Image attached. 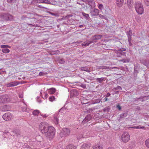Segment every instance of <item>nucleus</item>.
<instances>
[{
  "label": "nucleus",
  "mask_w": 149,
  "mask_h": 149,
  "mask_svg": "<svg viewBox=\"0 0 149 149\" xmlns=\"http://www.w3.org/2000/svg\"><path fill=\"white\" fill-rule=\"evenodd\" d=\"M98 8L100 10H102L103 8V5L102 4H98Z\"/></svg>",
  "instance_id": "72a5a7b5"
},
{
  "label": "nucleus",
  "mask_w": 149,
  "mask_h": 149,
  "mask_svg": "<svg viewBox=\"0 0 149 149\" xmlns=\"http://www.w3.org/2000/svg\"><path fill=\"white\" fill-rule=\"evenodd\" d=\"M132 35V33L131 31L130 30L129 31V33L127 34L128 38L129 37V39L131 38V36Z\"/></svg>",
  "instance_id": "e433bc0d"
},
{
  "label": "nucleus",
  "mask_w": 149,
  "mask_h": 149,
  "mask_svg": "<svg viewBox=\"0 0 149 149\" xmlns=\"http://www.w3.org/2000/svg\"><path fill=\"white\" fill-rule=\"evenodd\" d=\"M33 14H28L27 16H25V15H23L22 16V18L23 19H25V18H33V17L32 16H31V15H32Z\"/></svg>",
  "instance_id": "412c9836"
},
{
  "label": "nucleus",
  "mask_w": 149,
  "mask_h": 149,
  "mask_svg": "<svg viewBox=\"0 0 149 149\" xmlns=\"http://www.w3.org/2000/svg\"><path fill=\"white\" fill-rule=\"evenodd\" d=\"M117 107L118 109L119 110H120L121 109V107L119 105H118Z\"/></svg>",
  "instance_id": "09e8293b"
},
{
  "label": "nucleus",
  "mask_w": 149,
  "mask_h": 149,
  "mask_svg": "<svg viewBox=\"0 0 149 149\" xmlns=\"http://www.w3.org/2000/svg\"><path fill=\"white\" fill-rule=\"evenodd\" d=\"M82 15H83L87 19H88L89 17V15L88 14H86L84 13H82Z\"/></svg>",
  "instance_id": "7c9ffc66"
},
{
  "label": "nucleus",
  "mask_w": 149,
  "mask_h": 149,
  "mask_svg": "<svg viewBox=\"0 0 149 149\" xmlns=\"http://www.w3.org/2000/svg\"><path fill=\"white\" fill-rule=\"evenodd\" d=\"M56 91V89L54 88H51L49 89L48 91V93L50 94H54Z\"/></svg>",
  "instance_id": "a211bd4d"
},
{
  "label": "nucleus",
  "mask_w": 149,
  "mask_h": 149,
  "mask_svg": "<svg viewBox=\"0 0 149 149\" xmlns=\"http://www.w3.org/2000/svg\"><path fill=\"white\" fill-rule=\"evenodd\" d=\"M91 119V117L90 115H87L84 120L83 121L88 122Z\"/></svg>",
  "instance_id": "dca6fc26"
},
{
  "label": "nucleus",
  "mask_w": 149,
  "mask_h": 149,
  "mask_svg": "<svg viewBox=\"0 0 149 149\" xmlns=\"http://www.w3.org/2000/svg\"><path fill=\"white\" fill-rule=\"evenodd\" d=\"M78 93L77 90L74 89L71 90L70 93L71 96H76L78 95Z\"/></svg>",
  "instance_id": "f8f14e48"
},
{
  "label": "nucleus",
  "mask_w": 149,
  "mask_h": 149,
  "mask_svg": "<svg viewBox=\"0 0 149 149\" xmlns=\"http://www.w3.org/2000/svg\"><path fill=\"white\" fill-rule=\"evenodd\" d=\"M44 74H45L44 73L42 72H40L39 74V75L40 76H42Z\"/></svg>",
  "instance_id": "a18cd8bd"
},
{
  "label": "nucleus",
  "mask_w": 149,
  "mask_h": 149,
  "mask_svg": "<svg viewBox=\"0 0 149 149\" xmlns=\"http://www.w3.org/2000/svg\"><path fill=\"white\" fill-rule=\"evenodd\" d=\"M131 128L136 129H143L145 127L143 126L141 127V125H139L136 126L132 127Z\"/></svg>",
  "instance_id": "b1692460"
},
{
  "label": "nucleus",
  "mask_w": 149,
  "mask_h": 149,
  "mask_svg": "<svg viewBox=\"0 0 149 149\" xmlns=\"http://www.w3.org/2000/svg\"><path fill=\"white\" fill-rule=\"evenodd\" d=\"M95 0H88L87 2L88 3V4L91 6V3H92Z\"/></svg>",
  "instance_id": "58836bf2"
},
{
  "label": "nucleus",
  "mask_w": 149,
  "mask_h": 149,
  "mask_svg": "<svg viewBox=\"0 0 149 149\" xmlns=\"http://www.w3.org/2000/svg\"><path fill=\"white\" fill-rule=\"evenodd\" d=\"M76 147L73 145L70 144L67 146L66 149H76Z\"/></svg>",
  "instance_id": "6ab92c4d"
},
{
  "label": "nucleus",
  "mask_w": 149,
  "mask_h": 149,
  "mask_svg": "<svg viewBox=\"0 0 149 149\" xmlns=\"http://www.w3.org/2000/svg\"><path fill=\"white\" fill-rule=\"evenodd\" d=\"M16 0H7V1L9 3H14Z\"/></svg>",
  "instance_id": "79ce46f5"
},
{
  "label": "nucleus",
  "mask_w": 149,
  "mask_h": 149,
  "mask_svg": "<svg viewBox=\"0 0 149 149\" xmlns=\"http://www.w3.org/2000/svg\"><path fill=\"white\" fill-rule=\"evenodd\" d=\"M108 149H115L114 148H113V147H109Z\"/></svg>",
  "instance_id": "4d7b16f0"
},
{
  "label": "nucleus",
  "mask_w": 149,
  "mask_h": 149,
  "mask_svg": "<svg viewBox=\"0 0 149 149\" xmlns=\"http://www.w3.org/2000/svg\"><path fill=\"white\" fill-rule=\"evenodd\" d=\"M40 113V111L38 110H35L33 112V114L35 116H37Z\"/></svg>",
  "instance_id": "4be33fe9"
},
{
  "label": "nucleus",
  "mask_w": 149,
  "mask_h": 149,
  "mask_svg": "<svg viewBox=\"0 0 149 149\" xmlns=\"http://www.w3.org/2000/svg\"><path fill=\"white\" fill-rule=\"evenodd\" d=\"M96 79L98 82L101 83L104 80V78L101 77L100 78H97Z\"/></svg>",
  "instance_id": "c85d7f7f"
},
{
  "label": "nucleus",
  "mask_w": 149,
  "mask_h": 149,
  "mask_svg": "<svg viewBox=\"0 0 149 149\" xmlns=\"http://www.w3.org/2000/svg\"><path fill=\"white\" fill-rule=\"evenodd\" d=\"M3 119L6 121H10L13 118V116L10 113H7L3 115Z\"/></svg>",
  "instance_id": "0eeeda50"
},
{
  "label": "nucleus",
  "mask_w": 149,
  "mask_h": 149,
  "mask_svg": "<svg viewBox=\"0 0 149 149\" xmlns=\"http://www.w3.org/2000/svg\"><path fill=\"white\" fill-rule=\"evenodd\" d=\"M48 95L46 93V94H45V97H44V99H46L48 97Z\"/></svg>",
  "instance_id": "49530a36"
},
{
  "label": "nucleus",
  "mask_w": 149,
  "mask_h": 149,
  "mask_svg": "<svg viewBox=\"0 0 149 149\" xmlns=\"http://www.w3.org/2000/svg\"><path fill=\"white\" fill-rule=\"evenodd\" d=\"M83 137V136L82 135H81V136L80 137L79 136H77V138L78 139H79Z\"/></svg>",
  "instance_id": "603ef678"
},
{
  "label": "nucleus",
  "mask_w": 149,
  "mask_h": 149,
  "mask_svg": "<svg viewBox=\"0 0 149 149\" xmlns=\"http://www.w3.org/2000/svg\"><path fill=\"white\" fill-rule=\"evenodd\" d=\"M102 68H106V67H105V66H103V67H102Z\"/></svg>",
  "instance_id": "052dcab7"
},
{
  "label": "nucleus",
  "mask_w": 149,
  "mask_h": 149,
  "mask_svg": "<svg viewBox=\"0 0 149 149\" xmlns=\"http://www.w3.org/2000/svg\"><path fill=\"white\" fill-rule=\"evenodd\" d=\"M95 108H90L88 110V112L89 113L95 110Z\"/></svg>",
  "instance_id": "c9c22d12"
},
{
  "label": "nucleus",
  "mask_w": 149,
  "mask_h": 149,
  "mask_svg": "<svg viewBox=\"0 0 149 149\" xmlns=\"http://www.w3.org/2000/svg\"><path fill=\"white\" fill-rule=\"evenodd\" d=\"M123 50H122V51H123H123H125V50H126L125 49H124V48H123Z\"/></svg>",
  "instance_id": "0e129e2a"
},
{
  "label": "nucleus",
  "mask_w": 149,
  "mask_h": 149,
  "mask_svg": "<svg viewBox=\"0 0 149 149\" xmlns=\"http://www.w3.org/2000/svg\"><path fill=\"white\" fill-rule=\"evenodd\" d=\"M55 134V130L52 126H49L47 132L45 134V135L49 139H53Z\"/></svg>",
  "instance_id": "f257e3e1"
},
{
  "label": "nucleus",
  "mask_w": 149,
  "mask_h": 149,
  "mask_svg": "<svg viewBox=\"0 0 149 149\" xmlns=\"http://www.w3.org/2000/svg\"><path fill=\"white\" fill-rule=\"evenodd\" d=\"M81 70L88 72H91V70L88 69V68L87 67H82L81 68Z\"/></svg>",
  "instance_id": "aec40b11"
},
{
  "label": "nucleus",
  "mask_w": 149,
  "mask_h": 149,
  "mask_svg": "<svg viewBox=\"0 0 149 149\" xmlns=\"http://www.w3.org/2000/svg\"><path fill=\"white\" fill-rule=\"evenodd\" d=\"M70 131L69 129L64 128L59 134L60 136L63 138L68 136L70 133Z\"/></svg>",
  "instance_id": "20e7f679"
},
{
  "label": "nucleus",
  "mask_w": 149,
  "mask_h": 149,
  "mask_svg": "<svg viewBox=\"0 0 149 149\" xmlns=\"http://www.w3.org/2000/svg\"><path fill=\"white\" fill-rule=\"evenodd\" d=\"M64 62V61L63 59H61L59 61V63H63Z\"/></svg>",
  "instance_id": "37998d69"
},
{
  "label": "nucleus",
  "mask_w": 149,
  "mask_h": 149,
  "mask_svg": "<svg viewBox=\"0 0 149 149\" xmlns=\"http://www.w3.org/2000/svg\"><path fill=\"white\" fill-rule=\"evenodd\" d=\"M144 1L147 5H149V0H144Z\"/></svg>",
  "instance_id": "ea45409f"
},
{
  "label": "nucleus",
  "mask_w": 149,
  "mask_h": 149,
  "mask_svg": "<svg viewBox=\"0 0 149 149\" xmlns=\"http://www.w3.org/2000/svg\"><path fill=\"white\" fill-rule=\"evenodd\" d=\"M111 95V94L109 93H108L107 95H106V96L107 97H109Z\"/></svg>",
  "instance_id": "3c124183"
},
{
  "label": "nucleus",
  "mask_w": 149,
  "mask_h": 149,
  "mask_svg": "<svg viewBox=\"0 0 149 149\" xmlns=\"http://www.w3.org/2000/svg\"><path fill=\"white\" fill-rule=\"evenodd\" d=\"M93 149H102V146L99 145L97 144H96L94 145L93 146Z\"/></svg>",
  "instance_id": "2eb2a0df"
},
{
  "label": "nucleus",
  "mask_w": 149,
  "mask_h": 149,
  "mask_svg": "<svg viewBox=\"0 0 149 149\" xmlns=\"http://www.w3.org/2000/svg\"><path fill=\"white\" fill-rule=\"evenodd\" d=\"M145 143L146 146L149 148V138L146 139Z\"/></svg>",
  "instance_id": "a878e982"
},
{
  "label": "nucleus",
  "mask_w": 149,
  "mask_h": 149,
  "mask_svg": "<svg viewBox=\"0 0 149 149\" xmlns=\"http://www.w3.org/2000/svg\"><path fill=\"white\" fill-rule=\"evenodd\" d=\"M91 144L89 143H84L81 146L82 149H87L90 146Z\"/></svg>",
  "instance_id": "4468645a"
},
{
  "label": "nucleus",
  "mask_w": 149,
  "mask_h": 149,
  "mask_svg": "<svg viewBox=\"0 0 149 149\" xmlns=\"http://www.w3.org/2000/svg\"><path fill=\"white\" fill-rule=\"evenodd\" d=\"M40 115L42 116L43 118H46L48 116V115L47 114H43L40 113Z\"/></svg>",
  "instance_id": "4c0bfd02"
},
{
  "label": "nucleus",
  "mask_w": 149,
  "mask_h": 149,
  "mask_svg": "<svg viewBox=\"0 0 149 149\" xmlns=\"http://www.w3.org/2000/svg\"><path fill=\"white\" fill-rule=\"evenodd\" d=\"M59 53V52L58 51H57L55 52H54V53L53 54H58Z\"/></svg>",
  "instance_id": "8fccbe9b"
},
{
  "label": "nucleus",
  "mask_w": 149,
  "mask_h": 149,
  "mask_svg": "<svg viewBox=\"0 0 149 149\" xmlns=\"http://www.w3.org/2000/svg\"><path fill=\"white\" fill-rule=\"evenodd\" d=\"M93 41H87L86 42H84L83 43L82 45L85 47L87 46L90 44L93 43Z\"/></svg>",
  "instance_id": "f3484780"
},
{
  "label": "nucleus",
  "mask_w": 149,
  "mask_h": 149,
  "mask_svg": "<svg viewBox=\"0 0 149 149\" xmlns=\"http://www.w3.org/2000/svg\"><path fill=\"white\" fill-rule=\"evenodd\" d=\"M135 10L136 12L139 15H142L143 13L144 9L143 5L140 3L137 2L135 5Z\"/></svg>",
  "instance_id": "7ed1b4c3"
},
{
  "label": "nucleus",
  "mask_w": 149,
  "mask_h": 149,
  "mask_svg": "<svg viewBox=\"0 0 149 149\" xmlns=\"http://www.w3.org/2000/svg\"><path fill=\"white\" fill-rule=\"evenodd\" d=\"M1 47L2 48H4L5 49L6 47H8V48H10V47L8 45H1Z\"/></svg>",
  "instance_id": "473e14b6"
},
{
  "label": "nucleus",
  "mask_w": 149,
  "mask_h": 149,
  "mask_svg": "<svg viewBox=\"0 0 149 149\" xmlns=\"http://www.w3.org/2000/svg\"><path fill=\"white\" fill-rule=\"evenodd\" d=\"M51 14L53 15H54V16H55V14H54V13H51Z\"/></svg>",
  "instance_id": "680f3d73"
},
{
  "label": "nucleus",
  "mask_w": 149,
  "mask_h": 149,
  "mask_svg": "<svg viewBox=\"0 0 149 149\" xmlns=\"http://www.w3.org/2000/svg\"><path fill=\"white\" fill-rule=\"evenodd\" d=\"M59 120L56 116H55L54 117V121L56 125H57L58 123Z\"/></svg>",
  "instance_id": "393cba45"
},
{
  "label": "nucleus",
  "mask_w": 149,
  "mask_h": 149,
  "mask_svg": "<svg viewBox=\"0 0 149 149\" xmlns=\"http://www.w3.org/2000/svg\"><path fill=\"white\" fill-rule=\"evenodd\" d=\"M6 107V106H4L3 107H0V110L2 111H6L7 110L5 109V108Z\"/></svg>",
  "instance_id": "c756f323"
},
{
  "label": "nucleus",
  "mask_w": 149,
  "mask_h": 149,
  "mask_svg": "<svg viewBox=\"0 0 149 149\" xmlns=\"http://www.w3.org/2000/svg\"><path fill=\"white\" fill-rule=\"evenodd\" d=\"M2 51L3 53H8L10 52V50L9 49L7 48H5L2 49Z\"/></svg>",
  "instance_id": "bb28decb"
},
{
  "label": "nucleus",
  "mask_w": 149,
  "mask_h": 149,
  "mask_svg": "<svg viewBox=\"0 0 149 149\" xmlns=\"http://www.w3.org/2000/svg\"><path fill=\"white\" fill-rule=\"evenodd\" d=\"M55 98L54 96H52L49 98V100L50 101L52 102L54 100Z\"/></svg>",
  "instance_id": "2f4dec72"
},
{
  "label": "nucleus",
  "mask_w": 149,
  "mask_h": 149,
  "mask_svg": "<svg viewBox=\"0 0 149 149\" xmlns=\"http://www.w3.org/2000/svg\"><path fill=\"white\" fill-rule=\"evenodd\" d=\"M37 2L38 3H45L49 4L51 3L48 0H38Z\"/></svg>",
  "instance_id": "ddd939ff"
},
{
  "label": "nucleus",
  "mask_w": 149,
  "mask_h": 149,
  "mask_svg": "<svg viewBox=\"0 0 149 149\" xmlns=\"http://www.w3.org/2000/svg\"><path fill=\"white\" fill-rule=\"evenodd\" d=\"M26 110V108H24L23 109H22V111H25Z\"/></svg>",
  "instance_id": "bf43d9fd"
},
{
  "label": "nucleus",
  "mask_w": 149,
  "mask_h": 149,
  "mask_svg": "<svg viewBox=\"0 0 149 149\" xmlns=\"http://www.w3.org/2000/svg\"><path fill=\"white\" fill-rule=\"evenodd\" d=\"M21 102H23L24 103V100H22V101H21Z\"/></svg>",
  "instance_id": "69168bd1"
},
{
  "label": "nucleus",
  "mask_w": 149,
  "mask_h": 149,
  "mask_svg": "<svg viewBox=\"0 0 149 149\" xmlns=\"http://www.w3.org/2000/svg\"><path fill=\"white\" fill-rule=\"evenodd\" d=\"M131 40V39H129V37H128V40L129 42V45L131 46L132 45V43H130V41Z\"/></svg>",
  "instance_id": "de8ad7c7"
},
{
  "label": "nucleus",
  "mask_w": 149,
  "mask_h": 149,
  "mask_svg": "<svg viewBox=\"0 0 149 149\" xmlns=\"http://www.w3.org/2000/svg\"><path fill=\"white\" fill-rule=\"evenodd\" d=\"M84 27V25H80L79 26V27L80 28H82Z\"/></svg>",
  "instance_id": "13d9d810"
},
{
  "label": "nucleus",
  "mask_w": 149,
  "mask_h": 149,
  "mask_svg": "<svg viewBox=\"0 0 149 149\" xmlns=\"http://www.w3.org/2000/svg\"><path fill=\"white\" fill-rule=\"evenodd\" d=\"M102 37L101 35H97L93 36L91 39V41H93V43L96 42L97 40L100 39Z\"/></svg>",
  "instance_id": "9d476101"
},
{
  "label": "nucleus",
  "mask_w": 149,
  "mask_h": 149,
  "mask_svg": "<svg viewBox=\"0 0 149 149\" xmlns=\"http://www.w3.org/2000/svg\"><path fill=\"white\" fill-rule=\"evenodd\" d=\"M130 139V135L127 132H125L122 135V141L124 143L128 142Z\"/></svg>",
  "instance_id": "39448f33"
},
{
  "label": "nucleus",
  "mask_w": 149,
  "mask_h": 149,
  "mask_svg": "<svg viewBox=\"0 0 149 149\" xmlns=\"http://www.w3.org/2000/svg\"><path fill=\"white\" fill-rule=\"evenodd\" d=\"M62 110V109H60V111H61V110Z\"/></svg>",
  "instance_id": "774afa93"
},
{
  "label": "nucleus",
  "mask_w": 149,
  "mask_h": 149,
  "mask_svg": "<svg viewBox=\"0 0 149 149\" xmlns=\"http://www.w3.org/2000/svg\"><path fill=\"white\" fill-rule=\"evenodd\" d=\"M116 4L118 7H120L121 6V0H116Z\"/></svg>",
  "instance_id": "cd10ccee"
},
{
  "label": "nucleus",
  "mask_w": 149,
  "mask_h": 149,
  "mask_svg": "<svg viewBox=\"0 0 149 149\" xmlns=\"http://www.w3.org/2000/svg\"><path fill=\"white\" fill-rule=\"evenodd\" d=\"M49 125L46 122L41 123L39 126V129L40 132L43 134L47 132V131L49 127Z\"/></svg>",
  "instance_id": "f03ea898"
},
{
  "label": "nucleus",
  "mask_w": 149,
  "mask_h": 149,
  "mask_svg": "<svg viewBox=\"0 0 149 149\" xmlns=\"http://www.w3.org/2000/svg\"><path fill=\"white\" fill-rule=\"evenodd\" d=\"M19 84L18 82L14 81L7 84L6 85L8 87H13Z\"/></svg>",
  "instance_id": "9b49d317"
},
{
  "label": "nucleus",
  "mask_w": 149,
  "mask_h": 149,
  "mask_svg": "<svg viewBox=\"0 0 149 149\" xmlns=\"http://www.w3.org/2000/svg\"><path fill=\"white\" fill-rule=\"evenodd\" d=\"M99 13V10L97 9H94L90 12V14L92 16L97 15Z\"/></svg>",
  "instance_id": "1a4fd4ad"
},
{
  "label": "nucleus",
  "mask_w": 149,
  "mask_h": 149,
  "mask_svg": "<svg viewBox=\"0 0 149 149\" xmlns=\"http://www.w3.org/2000/svg\"><path fill=\"white\" fill-rule=\"evenodd\" d=\"M19 98H22L23 97V93H22L20 94H19Z\"/></svg>",
  "instance_id": "c03bdc74"
},
{
  "label": "nucleus",
  "mask_w": 149,
  "mask_h": 149,
  "mask_svg": "<svg viewBox=\"0 0 149 149\" xmlns=\"http://www.w3.org/2000/svg\"><path fill=\"white\" fill-rule=\"evenodd\" d=\"M56 3H57V2H53L52 3V4L53 5H56Z\"/></svg>",
  "instance_id": "864d4df0"
},
{
  "label": "nucleus",
  "mask_w": 149,
  "mask_h": 149,
  "mask_svg": "<svg viewBox=\"0 0 149 149\" xmlns=\"http://www.w3.org/2000/svg\"><path fill=\"white\" fill-rule=\"evenodd\" d=\"M127 4L129 7H131L132 5V0H127Z\"/></svg>",
  "instance_id": "5701e85b"
},
{
  "label": "nucleus",
  "mask_w": 149,
  "mask_h": 149,
  "mask_svg": "<svg viewBox=\"0 0 149 149\" xmlns=\"http://www.w3.org/2000/svg\"><path fill=\"white\" fill-rule=\"evenodd\" d=\"M10 99L8 95H6L0 96V103H6L9 102Z\"/></svg>",
  "instance_id": "423d86ee"
},
{
  "label": "nucleus",
  "mask_w": 149,
  "mask_h": 149,
  "mask_svg": "<svg viewBox=\"0 0 149 149\" xmlns=\"http://www.w3.org/2000/svg\"><path fill=\"white\" fill-rule=\"evenodd\" d=\"M129 61V59H123L122 60V62L123 63H128Z\"/></svg>",
  "instance_id": "a19ab883"
},
{
  "label": "nucleus",
  "mask_w": 149,
  "mask_h": 149,
  "mask_svg": "<svg viewBox=\"0 0 149 149\" xmlns=\"http://www.w3.org/2000/svg\"><path fill=\"white\" fill-rule=\"evenodd\" d=\"M118 136H119V139L120 140V135H119Z\"/></svg>",
  "instance_id": "e2e57ef3"
},
{
  "label": "nucleus",
  "mask_w": 149,
  "mask_h": 149,
  "mask_svg": "<svg viewBox=\"0 0 149 149\" xmlns=\"http://www.w3.org/2000/svg\"><path fill=\"white\" fill-rule=\"evenodd\" d=\"M0 17L1 19L6 20H11L13 19V16L12 15L6 14L1 15Z\"/></svg>",
  "instance_id": "6e6552de"
},
{
  "label": "nucleus",
  "mask_w": 149,
  "mask_h": 149,
  "mask_svg": "<svg viewBox=\"0 0 149 149\" xmlns=\"http://www.w3.org/2000/svg\"><path fill=\"white\" fill-rule=\"evenodd\" d=\"M39 7H41V6H40V5H39Z\"/></svg>",
  "instance_id": "338daca9"
},
{
  "label": "nucleus",
  "mask_w": 149,
  "mask_h": 149,
  "mask_svg": "<svg viewBox=\"0 0 149 149\" xmlns=\"http://www.w3.org/2000/svg\"><path fill=\"white\" fill-rule=\"evenodd\" d=\"M104 101H107L108 100V99L107 97H105L104 98Z\"/></svg>",
  "instance_id": "5fc2aeb1"
},
{
  "label": "nucleus",
  "mask_w": 149,
  "mask_h": 149,
  "mask_svg": "<svg viewBox=\"0 0 149 149\" xmlns=\"http://www.w3.org/2000/svg\"><path fill=\"white\" fill-rule=\"evenodd\" d=\"M99 17L101 19H107V18L105 16H104L101 14H99Z\"/></svg>",
  "instance_id": "f704fd0d"
},
{
  "label": "nucleus",
  "mask_w": 149,
  "mask_h": 149,
  "mask_svg": "<svg viewBox=\"0 0 149 149\" xmlns=\"http://www.w3.org/2000/svg\"><path fill=\"white\" fill-rule=\"evenodd\" d=\"M81 42H75V43L76 44V45L78 44L79 43H80Z\"/></svg>",
  "instance_id": "6e6d98bb"
}]
</instances>
